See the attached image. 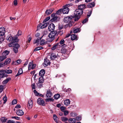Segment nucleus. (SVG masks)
I'll list each match as a JSON object with an SVG mask.
<instances>
[{
    "label": "nucleus",
    "mask_w": 123,
    "mask_h": 123,
    "mask_svg": "<svg viewBox=\"0 0 123 123\" xmlns=\"http://www.w3.org/2000/svg\"><path fill=\"white\" fill-rule=\"evenodd\" d=\"M62 12V9L59 10L56 12V14H60Z\"/></svg>",
    "instance_id": "obj_43"
},
{
    "label": "nucleus",
    "mask_w": 123,
    "mask_h": 123,
    "mask_svg": "<svg viewBox=\"0 0 123 123\" xmlns=\"http://www.w3.org/2000/svg\"><path fill=\"white\" fill-rule=\"evenodd\" d=\"M39 39H37L36 40H35L34 41L33 43L34 44L37 43V45H38L39 44Z\"/></svg>",
    "instance_id": "obj_36"
},
{
    "label": "nucleus",
    "mask_w": 123,
    "mask_h": 123,
    "mask_svg": "<svg viewBox=\"0 0 123 123\" xmlns=\"http://www.w3.org/2000/svg\"><path fill=\"white\" fill-rule=\"evenodd\" d=\"M4 73L7 74H11L12 73V70L10 69H6L4 70Z\"/></svg>",
    "instance_id": "obj_32"
},
{
    "label": "nucleus",
    "mask_w": 123,
    "mask_h": 123,
    "mask_svg": "<svg viewBox=\"0 0 123 123\" xmlns=\"http://www.w3.org/2000/svg\"><path fill=\"white\" fill-rule=\"evenodd\" d=\"M14 41L11 42V43L8 44V45L9 47H11L13 46L14 44H13Z\"/></svg>",
    "instance_id": "obj_44"
},
{
    "label": "nucleus",
    "mask_w": 123,
    "mask_h": 123,
    "mask_svg": "<svg viewBox=\"0 0 123 123\" xmlns=\"http://www.w3.org/2000/svg\"><path fill=\"white\" fill-rule=\"evenodd\" d=\"M50 64L49 61L48 60H45L44 63L43 65L44 66L46 67L49 65Z\"/></svg>",
    "instance_id": "obj_19"
},
{
    "label": "nucleus",
    "mask_w": 123,
    "mask_h": 123,
    "mask_svg": "<svg viewBox=\"0 0 123 123\" xmlns=\"http://www.w3.org/2000/svg\"><path fill=\"white\" fill-rule=\"evenodd\" d=\"M76 119L77 121H80L81 119V117L80 116H78L76 117Z\"/></svg>",
    "instance_id": "obj_57"
},
{
    "label": "nucleus",
    "mask_w": 123,
    "mask_h": 123,
    "mask_svg": "<svg viewBox=\"0 0 123 123\" xmlns=\"http://www.w3.org/2000/svg\"><path fill=\"white\" fill-rule=\"evenodd\" d=\"M37 102L39 105L44 106L45 104L43 99L41 98H39L37 100Z\"/></svg>",
    "instance_id": "obj_5"
},
{
    "label": "nucleus",
    "mask_w": 123,
    "mask_h": 123,
    "mask_svg": "<svg viewBox=\"0 0 123 123\" xmlns=\"http://www.w3.org/2000/svg\"><path fill=\"white\" fill-rule=\"evenodd\" d=\"M60 97V95L59 94H56L54 96V98L55 99H58Z\"/></svg>",
    "instance_id": "obj_38"
},
{
    "label": "nucleus",
    "mask_w": 123,
    "mask_h": 123,
    "mask_svg": "<svg viewBox=\"0 0 123 123\" xmlns=\"http://www.w3.org/2000/svg\"><path fill=\"white\" fill-rule=\"evenodd\" d=\"M57 34V32L56 31H51L48 35V37L49 38L50 40L49 41L51 42L55 38V37Z\"/></svg>",
    "instance_id": "obj_2"
},
{
    "label": "nucleus",
    "mask_w": 123,
    "mask_h": 123,
    "mask_svg": "<svg viewBox=\"0 0 123 123\" xmlns=\"http://www.w3.org/2000/svg\"><path fill=\"white\" fill-rule=\"evenodd\" d=\"M53 96L51 90L48 89L46 91V96L47 98H50Z\"/></svg>",
    "instance_id": "obj_7"
},
{
    "label": "nucleus",
    "mask_w": 123,
    "mask_h": 123,
    "mask_svg": "<svg viewBox=\"0 0 123 123\" xmlns=\"http://www.w3.org/2000/svg\"><path fill=\"white\" fill-rule=\"evenodd\" d=\"M4 39L3 37L2 36H0V43H2L3 41L4 40Z\"/></svg>",
    "instance_id": "obj_45"
},
{
    "label": "nucleus",
    "mask_w": 123,
    "mask_h": 123,
    "mask_svg": "<svg viewBox=\"0 0 123 123\" xmlns=\"http://www.w3.org/2000/svg\"><path fill=\"white\" fill-rule=\"evenodd\" d=\"M64 40L63 39H62L59 43H57L59 46L60 47H65L66 46V45L65 44H64Z\"/></svg>",
    "instance_id": "obj_9"
},
{
    "label": "nucleus",
    "mask_w": 123,
    "mask_h": 123,
    "mask_svg": "<svg viewBox=\"0 0 123 123\" xmlns=\"http://www.w3.org/2000/svg\"><path fill=\"white\" fill-rule=\"evenodd\" d=\"M45 73V71L44 69L41 70L39 72V75L41 77H43Z\"/></svg>",
    "instance_id": "obj_17"
},
{
    "label": "nucleus",
    "mask_w": 123,
    "mask_h": 123,
    "mask_svg": "<svg viewBox=\"0 0 123 123\" xmlns=\"http://www.w3.org/2000/svg\"><path fill=\"white\" fill-rule=\"evenodd\" d=\"M72 22H70V23H69L68 24H67V25H66V26H67V25H68V26H69V27H71L72 25Z\"/></svg>",
    "instance_id": "obj_60"
},
{
    "label": "nucleus",
    "mask_w": 123,
    "mask_h": 123,
    "mask_svg": "<svg viewBox=\"0 0 123 123\" xmlns=\"http://www.w3.org/2000/svg\"><path fill=\"white\" fill-rule=\"evenodd\" d=\"M63 112H64V115L65 116L68 115L69 112L68 111L66 110L64 111Z\"/></svg>",
    "instance_id": "obj_56"
},
{
    "label": "nucleus",
    "mask_w": 123,
    "mask_h": 123,
    "mask_svg": "<svg viewBox=\"0 0 123 123\" xmlns=\"http://www.w3.org/2000/svg\"><path fill=\"white\" fill-rule=\"evenodd\" d=\"M22 34V33L21 31L19 30L18 31L17 34L16 35V37H17V36H19L21 35Z\"/></svg>",
    "instance_id": "obj_49"
},
{
    "label": "nucleus",
    "mask_w": 123,
    "mask_h": 123,
    "mask_svg": "<svg viewBox=\"0 0 123 123\" xmlns=\"http://www.w3.org/2000/svg\"><path fill=\"white\" fill-rule=\"evenodd\" d=\"M21 107V106L19 104H17L15 107V108L17 109L20 108Z\"/></svg>",
    "instance_id": "obj_63"
},
{
    "label": "nucleus",
    "mask_w": 123,
    "mask_h": 123,
    "mask_svg": "<svg viewBox=\"0 0 123 123\" xmlns=\"http://www.w3.org/2000/svg\"><path fill=\"white\" fill-rule=\"evenodd\" d=\"M6 123H15V122L13 120H8Z\"/></svg>",
    "instance_id": "obj_54"
},
{
    "label": "nucleus",
    "mask_w": 123,
    "mask_h": 123,
    "mask_svg": "<svg viewBox=\"0 0 123 123\" xmlns=\"http://www.w3.org/2000/svg\"><path fill=\"white\" fill-rule=\"evenodd\" d=\"M72 19L71 17H67L64 18V21L66 23H69L71 22Z\"/></svg>",
    "instance_id": "obj_13"
},
{
    "label": "nucleus",
    "mask_w": 123,
    "mask_h": 123,
    "mask_svg": "<svg viewBox=\"0 0 123 123\" xmlns=\"http://www.w3.org/2000/svg\"><path fill=\"white\" fill-rule=\"evenodd\" d=\"M68 121L71 123H75L76 122V120L75 118H69L68 120Z\"/></svg>",
    "instance_id": "obj_23"
},
{
    "label": "nucleus",
    "mask_w": 123,
    "mask_h": 123,
    "mask_svg": "<svg viewBox=\"0 0 123 123\" xmlns=\"http://www.w3.org/2000/svg\"><path fill=\"white\" fill-rule=\"evenodd\" d=\"M9 51L6 50L4 51L2 53V55H5L6 56L9 53Z\"/></svg>",
    "instance_id": "obj_27"
},
{
    "label": "nucleus",
    "mask_w": 123,
    "mask_h": 123,
    "mask_svg": "<svg viewBox=\"0 0 123 123\" xmlns=\"http://www.w3.org/2000/svg\"><path fill=\"white\" fill-rule=\"evenodd\" d=\"M58 17L56 16H55V17H54L52 18V20L53 21H55L57 20L58 18Z\"/></svg>",
    "instance_id": "obj_51"
},
{
    "label": "nucleus",
    "mask_w": 123,
    "mask_h": 123,
    "mask_svg": "<svg viewBox=\"0 0 123 123\" xmlns=\"http://www.w3.org/2000/svg\"><path fill=\"white\" fill-rule=\"evenodd\" d=\"M92 9L91 10H90L88 13L87 16L88 17V18L90 16L91 14H92Z\"/></svg>",
    "instance_id": "obj_47"
},
{
    "label": "nucleus",
    "mask_w": 123,
    "mask_h": 123,
    "mask_svg": "<svg viewBox=\"0 0 123 123\" xmlns=\"http://www.w3.org/2000/svg\"><path fill=\"white\" fill-rule=\"evenodd\" d=\"M53 117L54 121L57 123L58 118L57 116L55 114H54L53 115Z\"/></svg>",
    "instance_id": "obj_30"
},
{
    "label": "nucleus",
    "mask_w": 123,
    "mask_h": 123,
    "mask_svg": "<svg viewBox=\"0 0 123 123\" xmlns=\"http://www.w3.org/2000/svg\"><path fill=\"white\" fill-rule=\"evenodd\" d=\"M72 5L73 4L72 3L68 4L66 5L65 6L67 7H68L72 6Z\"/></svg>",
    "instance_id": "obj_62"
},
{
    "label": "nucleus",
    "mask_w": 123,
    "mask_h": 123,
    "mask_svg": "<svg viewBox=\"0 0 123 123\" xmlns=\"http://www.w3.org/2000/svg\"><path fill=\"white\" fill-rule=\"evenodd\" d=\"M4 70H0V78H2L5 77V74Z\"/></svg>",
    "instance_id": "obj_15"
},
{
    "label": "nucleus",
    "mask_w": 123,
    "mask_h": 123,
    "mask_svg": "<svg viewBox=\"0 0 123 123\" xmlns=\"http://www.w3.org/2000/svg\"><path fill=\"white\" fill-rule=\"evenodd\" d=\"M7 57L5 55L4 56L2 54L0 56V62L3 61Z\"/></svg>",
    "instance_id": "obj_24"
},
{
    "label": "nucleus",
    "mask_w": 123,
    "mask_h": 123,
    "mask_svg": "<svg viewBox=\"0 0 123 123\" xmlns=\"http://www.w3.org/2000/svg\"><path fill=\"white\" fill-rule=\"evenodd\" d=\"M88 21V19L87 18H86L85 19H84L82 23L83 24H84L86 23V22H87Z\"/></svg>",
    "instance_id": "obj_61"
},
{
    "label": "nucleus",
    "mask_w": 123,
    "mask_h": 123,
    "mask_svg": "<svg viewBox=\"0 0 123 123\" xmlns=\"http://www.w3.org/2000/svg\"><path fill=\"white\" fill-rule=\"evenodd\" d=\"M23 72V70L22 68H20L18 70L17 74L15 76L17 77L22 73Z\"/></svg>",
    "instance_id": "obj_26"
},
{
    "label": "nucleus",
    "mask_w": 123,
    "mask_h": 123,
    "mask_svg": "<svg viewBox=\"0 0 123 123\" xmlns=\"http://www.w3.org/2000/svg\"><path fill=\"white\" fill-rule=\"evenodd\" d=\"M80 30L79 28H76L74 30L73 32L74 33H77L78 32H79Z\"/></svg>",
    "instance_id": "obj_41"
},
{
    "label": "nucleus",
    "mask_w": 123,
    "mask_h": 123,
    "mask_svg": "<svg viewBox=\"0 0 123 123\" xmlns=\"http://www.w3.org/2000/svg\"><path fill=\"white\" fill-rule=\"evenodd\" d=\"M31 86L32 89H34L36 88V86H35V84L34 83L32 84Z\"/></svg>",
    "instance_id": "obj_58"
},
{
    "label": "nucleus",
    "mask_w": 123,
    "mask_h": 123,
    "mask_svg": "<svg viewBox=\"0 0 123 123\" xmlns=\"http://www.w3.org/2000/svg\"><path fill=\"white\" fill-rule=\"evenodd\" d=\"M49 24L48 22H46L41 27V29H43L45 27H47Z\"/></svg>",
    "instance_id": "obj_31"
},
{
    "label": "nucleus",
    "mask_w": 123,
    "mask_h": 123,
    "mask_svg": "<svg viewBox=\"0 0 123 123\" xmlns=\"http://www.w3.org/2000/svg\"><path fill=\"white\" fill-rule=\"evenodd\" d=\"M86 8V5L85 4L80 5H79L78 6V8L80 10H83V9Z\"/></svg>",
    "instance_id": "obj_20"
},
{
    "label": "nucleus",
    "mask_w": 123,
    "mask_h": 123,
    "mask_svg": "<svg viewBox=\"0 0 123 123\" xmlns=\"http://www.w3.org/2000/svg\"><path fill=\"white\" fill-rule=\"evenodd\" d=\"M20 47L18 43H16L13 47V51L15 53H16L18 52V49Z\"/></svg>",
    "instance_id": "obj_6"
},
{
    "label": "nucleus",
    "mask_w": 123,
    "mask_h": 123,
    "mask_svg": "<svg viewBox=\"0 0 123 123\" xmlns=\"http://www.w3.org/2000/svg\"><path fill=\"white\" fill-rule=\"evenodd\" d=\"M62 9V12L63 14H67L68 13L69 9L67 7L65 6Z\"/></svg>",
    "instance_id": "obj_10"
},
{
    "label": "nucleus",
    "mask_w": 123,
    "mask_h": 123,
    "mask_svg": "<svg viewBox=\"0 0 123 123\" xmlns=\"http://www.w3.org/2000/svg\"><path fill=\"white\" fill-rule=\"evenodd\" d=\"M55 28V26L53 23H51L48 26V30L49 31H54Z\"/></svg>",
    "instance_id": "obj_8"
},
{
    "label": "nucleus",
    "mask_w": 123,
    "mask_h": 123,
    "mask_svg": "<svg viewBox=\"0 0 123 123\" xmlns=\"http://www.w3.org/2000/svg\"><path fill=\"white\" fill-rule=\"evenodd\" d=\"M33 105V99H30L28 100V103L27 105V107L29 109H31Z\"/></svg>",
    "instance_id": "obj_4"
},
{
    "label": "nucleus",
    "mask_w": 123,
    "mask_h": 123,
    "mask_svg": "<svg viewBox=\"0 0 123 123\" xmlns=\"http://www.w3.org/2000/svg\"><path fill=\"white\" fill-rule=\"evenodd\" d=\"M36 67V64H33V62H31L29 63V66L28 67V69L29 70L31 69H33L34 68Z\"/></svg>",
    "instance_id": "obj_11"
},
{
    "label": "nucleus",
    "mask_w": 123,
    "mask_h": 123,
    "mask_svg": "<svg viewBox=\"0 0 123 123\" xmlns=\"http://www.w3.org/2000/svg\"><path fill=\"white\" fill-rule=\"evenodd\" d=\"M7 119L5 117H3L0 119L2 123L5 122Z\"/></svg>",
    "instance_id": "obj_34"
},
{
    "label": "nucleus",
    "mask_w": 123,
    "mask_h": 123,
    "mask_svg": "<svg viewBox=\"0 0 123 123\" xmlns=\"http://www.w3.org/2000/svg\"><path fill=\"white\" fill-rule=\"evenodd\" d=\"M17 103V100L16 99H14L13 100L12 103V105H14L16 104Z\"/></svg>",
    "instance_id": "obj_46"
},
{
    "label": "nucleus",
    "mask_w": 123,
    "mask_h": 123,
    "mask_svg": "<svg viewBox=\"0 0 123 123\" xmlns=\"http://www.w3.org/2000/svg\"><path fill=\"white\" fill-rule=\"evenodd\" d=\"M59 56L58 55H56L54 54H52L50 56V57L51 59L53 60L56 58L58 57Z\"/></svg>",
    "instance_id": "obj_18"
},
{
    "label": "nucleus",
    "mask_w": 123,
    "mask_h": 123,
    "mask_svg": "<svg viewBox=\"0 0 123 123\" xmlns=\"http://www.w3.org/2000/svg\"><path fill=\"white\" fill-rule=\"evenodd\" d=\"M61 119L62 121L65 122L67 121L68 119L67 117H63L61 118Z\"/></svg>",
    "instance_id": "obj_40"
},
{
    "label": "nucleus",
    "mask_w": 123,
    "mask_h": 123,
    "mask_svg": "<svg viewBox=\"0 0 123 123\" xmlns=\"http://www.w3.org/2000/svg\"><path fill=\"white\" fill-rule=\"evenodd\" d=\"M11 59L10 58L7 59L6 61L4 62V63L5 65L9 64L11 61Z\"/></svg>",
    "instance_id": "obj_25"
},
{
    "label": "nucleus",
    "mask_w": 123,
    "mask_h": 123,
    "mask_svg": "<svg viewBox=\"0 0 123 123\" xmlns=\"http://www.w3.org/2000/svg\"><path fill=\"white\" fill-rule=\"evenodd\" d=\"M3 100L4 101V103L5 104L7 101V97L5 96L3 98Z\"/></svg>",
    "instance_id": "obj_59"
},
{
    "label": "nucleus",
    "mask_w": 123,
    "mask_h": 123,
    "mask_svg": "<svg viewBox=\"0 0 123 123\" xmlns=\"http://www.w3.org/2000/svg\"><path fill=\"white\" fill-rule=\"evenodd\" d=\"M44 40L42 39L41 40V41L40 42V45H43L45 44Z\"/></svg>",
    "instance_id": "obj_53"
},
{
    "label": "nucleus",
    "mask_w": 123,
    "mask_h": 123,
    "mask_svg": "<svg viewBox=\"0 0 123 123\" xmlns=\"http://www.w3.org/2000/svg\"><path fill=\"white\" fill-rule=\"evenodd\" d=\"M16 113L19 116L23 115L24 114V112L22 110L18 109L16 110Z\"/></svg>",
    "instance_id": "obj_12"
},
{
    "label": "nucleus",
    "mask_w": 123,
    "mask_h": 123,
    "mask_svg": "<svg viewBox=\"0 0 123 123\" xmlns=\"http://www.w3.org/2000/svg\"><path fill=\"white\" fill-rule=\"evenodd\" d=\"M83 12V10L80 9H77L74 11V20L77 21L80 18V16L82 15Z\"/></svg>",
    "instance_id": "obj_1"
},
{
    "label": "nucleus",
    "mask_w": 123,
    "mask_h": 123,
    "mask_svg": "<svg viewBox=\"0 0 123 123\" xmlns=\"http://www.w3.org/2000/svg\"><path fill=\"white\" fill-rule=\"evenodd\" d=\"M94 5L95 4L93 2L88 4L87 6L88 7L91 8L94 6Z\"/></svg>",
    "instance_id": "obj_28"
},
{
    "label": "nucleus",
    "mask_w": 123,
    "mask_h": 123,
    "mask_svg": "<svg viewBox=\"0 0 123 123\" xmlns=\"http://www.w3.org/2000/svg\"><path fill=\"white\" fill-rule=\"evenodd\" d=\"M4 89V86L2 85H0V93Z\"/></svg>",
    "instance_id": "obj_42"
},
{
    "label": "nucleus",
    "mask_w": 123,
    "mask_h": 123,
    "mask_svg": "<svg viewBox=\"0 0 123 123\" xmlns=\"http://www.w3.org/2000/svg\"><path fill=\"white\" fill-rule=\"evenodd\" d=\"M62 52L65 53H66V52L67 51V50L66 49H63L62 50Z\"/></svg>",
    "instance_id": "obj_64"
},
{
    "label": "nucleus",
    "mask_w": 123,
    "mask_h": 123,
    "mask_svg": "<svg viewBox=\"0 0 123 123\" xmlns=\"http://www.w3.org/2000/svg\"><path fill=\"white\" fill-rule=\"evenodd\" d=\"M60 109L61 111H62V112H63L64 111V110L65 109L66 107L63 106H62L60 107Z\"/></svg>",
    "instance_id": "obj_48"
},
{
    "label": "nucleus",
    "mask_w": 123,
    "mask_h": 123,
    "mask_svg": "<svg viewBox=\"0 0 123 123\" xmlns=\"http://www.w3.org/2000/svg\"><path fill=\"white\" fill-rule=\"evenodd\" d=\"M59 47V46L58 44L57 43L56 44H55L51 48V49L52 50H54L56 48H58Z\"/></svg>",
    "instance_id": "obj_29"
},
{
    "label": "nucleus",
    "mask_w": 123,
    "mask_h": 123,
    "mask_svg": "<svg viewBox=\"0 0 123 123\" xmlns=\"http://www.w3.org/2000/svg\"><path fill=\"white\" fill-rule=\"evenodd\" d=\"M5 66L4 63L0 62V68H2Z\"/></svg>",
    "instance_id": "obj_50"
},
{
    "label": "nucleus",
    "mask_w": 123,
    "mask_h": 123,
    "mask_svg": "<svg viewBox=\"0 0 123 123\" xmlns=\"http://www.w3.org/2000/svg\"><path fill=\"white\" fill-rule=\"evenodd\" d=\"M17 37H13L11 35H9L7 36L6 39L8 41L11 42L15 41H16V40H17Z\"/></svg>",
    "instance_id": "obj_3"
},
{
    "label": "nucleus",
    "mask_w": 123,
    "mask_h": 123,
    "mask_svg": "<svg viewBox=\"0 0 123 123\" xmlns=\"http://www.w3.org/2000/svg\"><path fill=\"white\" fill-rule=\"evenodd\" d=\"M44 79L43 78V77H41L39 78V83H43L44 81Z\"/></svg>",
    "instance_id": "obj_35"
},
{
    "label": "nucleus",
    "mask_w": 123,
    "mask_h": 123,
    "mask_svg": "<svg viewBox=\"0 0 123 123\" xmlns=\"http://www.w3.org/2000/svg\"><path fill=\"white\" fill-rule=\"evenodd\" d=\"M11 80V79L10 78H7L6 79V80L3 81V84H5L7 83L8 82Z\"/></svg>",
    "instance_id": "obj_39"
},
{
    "label": "nucleus",
    "mask_w": 123,
    "mask_h": 123,
    "mask_svg": "<svg viewBox=\"0 0 123 123\" xmlns=\"http://www.w3.org/2000/svg\"><path fill=\"white\" fill-rule=\"evenodd\" d=\"M5 29L3 27L0 28V35L2 36L4 35L5 33Z\"/></svg>",
    "instance_id": "obj_14"
},
{
    "label": "nucleus",
    "mask_w": 123,
    "mask_h": 123,
    "mask_svg": "<svg viewBox=\"0 0 123 123\" xmlns=\"http://www.w3.org/2000/svg\"><path fill=\"white\" fill-rule=\"evenodd\" d=\"M64 105L67 106L70 104V101L69 99H66L64 101Z\"/></svg>",
    "instance_id": "obj_16"
},
{
    "label": "nucleus",
    "mask_w": 123,
    "mask_h": 123,
    "mask_svg": "<svg viewBox=\"0 0 123 123\" xmlns=\"http://www.w3.org/2000/svg\"><path fill=\"white\" fill-rule=\"evenodd\" d=\"M71 39L72 40H77L78 38L76 35L75 34L72 35L71 36Z\"/></svg>",
    "instance_id": "obj_21"
},
{
    "label": "nucleus",
    "mask_w": 123,
    "mask_h": 123,
    "mask_svg": "<svg viewBox=\"0 0 123 123\" xmlns=\"http://www.w3.org/2000/svg\"><path fill=\"white\" fill-rule=\"evenodd\" d=\"M54 100V99L52 98H47L45 99V101L47 102L53 101Z\"/></svg>",
    "instance_id": "obj_37"
},
{
    "label": "nucleus",
    "mask_w": 123,
    "mask_h": 123,
    "mask_svg": "<svg viewBox=\"0 0 123 123\" xmlns=\"http://www.w3.org/2000/svg\"><path fill=\"white\" fill-rule=\"evenodd\" d=\"M50 19V17H47L43 21V22H45L48 21Z\"/></svg>",
    "instance_id": "obj_52"
},
{
    "label": "nucleus",
    "mask_w": 123,
    "mask_h": 123,
    "mask_svg": "<svg viewBox=\"0 0 123 123\" xmlns=\"http://www.w3.org/2000/svg\"><path fill=\"white\" fill-rule=\"evenodd\" d=\"M43 48L42 47H36L34 49V51H36L37 50H40L43 49Z\"/></svg>",
    "instance_id": "obj_33"
},
{
    "label": "nucleus",
    "mask_w": 123,
    "mask_h": 123,
    "mask_svg": "<svg viewBox=\"0 0 123 123\" xmlns=\"http://www.w3.org/2000/svg\"><path fill=\"white\" fill-rule=\"evenodd\" d=\"M53 11V10L52 9L47 10L45 12V13L48 15L52 13Z\"/></svg>",
    "instance_id": "obj_22"
},
{
    "label": "nucleus",
    "mask_w": 123,
    "mask_h": 123,
    "mask_svg": "<svg viewBox=\"0 0 123 123\" xmlns=\"http://www.w3.org/2000/svg\"><path fill=\"white\" fill-rule=\"evenodd\" d=\"M12 118L16 120H19L20 118V117H11Z\"/></svg>",
    "instance_id": "obj_55"
}]
</instances>
